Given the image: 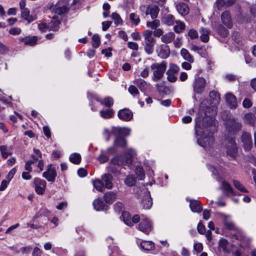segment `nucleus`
Masks as SVG:
<instances>
[{
  "label": "nucleus",
  "instance_id": "f257e3e1",
  "mask_svg": "<svg viewBox=\"0 0 256 256\" xmlns=\"http://www.w3.org/2000/svg\"><path fill=\"white\" fill-rule=\"evenodd\" d=\"M226 126L228 134L224 136L221 145L224 148L226 155L235 159L238 156V150L235 138L232 135L241 130L242 124L237 119L230 118L226 122Z\"/></svg>",
  "mask_w": 256,
  "mask_h": 256
},
{
  "label": "nucleus",
  "instance_id": "f03ea898",
  "mask_svg": "<svg viewBox=\"0 0 256 256\" xmlns=\"http://www.w3.org/2000/svg\"><path fill=\"white\" fill-rule=\"evenodd\" d=\"M134 154L135 152L134 150L128 149L126 150L124 156H118L112 158L110 162V166L111 171L113 173L115 172L113 167L112 166V164L122 166L131 164L134 160Z\"/></svg>",
  "mask_w": 256,
  "mask_h": 256
},
{
  "label": "nucleus",
  "instance_id": "7ed1b4c3",
  "mask_svg": "<svg viewBox=\"0 0 256 256\" xmlns=\"http://www.w3.org/2000/svg\"><path fill=\"white\" fill-rule=\"evenodd\" d=\"M226 228L228 230H235L238 231L236 234H232V238L238 241L240 243L238 244L241 248H245L248 246L250 241L248 238L239 232L238 229L236 227L234 224L230 220L226 218L224 222Z\"/></svg>",
  "mask_w": 256,
  "mask_h": 256
},
{
  "label": "nucleus",
  "instance_id": "20e7f679",
  "mask_svg": "<svg viewBox=\"0 0 256 256\" xmlns=\"http://www.w3.org/2000/svg\"><path fill=\"white\" fill-rule=\"evenodd\" d=\"M150 68L152 70V80L154 82H158L164 76L166 69V62L164 61L160 63L154 62L151 64Z\"/></svg>",
  "mask_w": 256,
  "mask_h": 256
},
{
  "label": "nucleus",
  "instance_id": "39448f33",
  "mask_svg": "<svg viewBox=\"0 0 256 256\" xmlns=\"http://www.w3.org/2000/svg\"><path fill=\"white\" fill-rule=\"evenodd\" d=\"M144 50L148 54H151L154 52V46L156 40L152 36V31L146 30L144 32Z\"/></svg>",
  "mask_w": 256,
  "mask_h": 256
},
{
  "label": "nucleus",
  "instance_id": "423d86ee",
  "mask_svg": "<svg viewBox=\"0 0 256 256\" xmlns=\"http://www.w3.org/2000/svg\"><path fill=\"white\" fill-rule=\"evenodd\" d=\"M207 82L202 77L198 76L194 78L192 87L194 94H201L205 90Z\"/></svg>",
  "mask_w": 256,
  "mask_h": 256
},
{
  "label": "nucleus",
  "instance_id": "0eeeda50",
  "mask_svg": "<svg viewBox=\"0 0 256 256\" xmlns=\"http://www.w3.org/2000/svg\"><path fill=\"white\" fill-rule=\"evenodd\" d=\"M236 246L234 244H230L226 240L222 238L218 242V250L224 253H233L235 250Z\"/></svg>",
  "mask_w": 256,
  "mask_h": 256
},
{
  "label": "nucleus",
  "instance_id": "6e6552de",
  "mask_svg": "<svg viewBox=\"0 0 256 256\" xmlns=\"http://www.w3.org/2000/svg\"><path fill=\"white\" fill-rule=\"evenodd\" d=\"M57 176L55 166L52 164H49L46 166V170L42 173V176L48 182H54Z\"/></svg>",
  "mask_w": 256,
  "mask_h": 256
},
{
  "label": "nucleus",
  "instance_id": "1a4fd4ad",
  "mask_svg": "<svg viewBox=\"0 0 256 256\" xmlns=\"http://www.w3.org/2000/svg\"><path fill=\"white\" fill-rule=\"evenodd\" d=\"M34 184L37 194L42 195L44 193L46 186V182L44 180L36 178L34 179Z\"/></svg>",
  "mask_w": 256,
  "mask_h": 256
},
{
  "label": "nucleus",
  "instance_id": "9d476101",
  "mask_svg": "<svg viewBox=\"0 0 256 256\" xmlns=\"http://www.w3.org/2000/svg\"><path fill=\"white\" fill-rule=\"evenodd\" d=\"M241 140L243 142L245 150H250L252 147V139L250 134L245 132H243L241 136Z\"/></svg>",
  "mask_w": 256,
  "mask_h": 256
},
{
  "label": "nucleus",
  "instance_id": "9b49d317",
  "mask_svg": "<svg viewBox=\"0 0 256 256\" xmlns=\"http://www.w3.org/2000/svg\"><path fill=\"white\" fill-rule=\"evenodd\" d=\"M118 118L124 121H130L133 117V113L128 108H124L118 112Z\"/></svg>",
  "mask_w": 256,
  "mask_h": 256
},
{
  "label": "nucleus",
  "instance_id": "f8f14e48",
  "mask_svg": "<svg viewBox=\"0 0 256 256\" xmlns=\"http://www.w3.org/2000/svg\"><path fill=\"white\" fill-rule=\"evenodd\" d=\"M152 226L150 222L146 218L142 220L138 225V229L146 234H148L151 231Z\"/></svg>",
  "mask_w": 256,
  "mask_h": 256
},
{
  "label": "nucleus",
  "instance_id": "ddd939ff",
  "mask_svg": "<svg viewBox=\"0 0 256 256\" xmlns=\"http://www.w3.org/2000/svg\"><path fill=\"white\" fill-rule=\"evenodd\" d=\"M112 176L110 174H105L102 176L101 180L105 188L110 190L113 188Z\"/></svg>",
  "mask_w": 256,
  "mask_h": 256
},
{
  "label": "nucleus",
  "instance_id": "4468645a",
  "mask_svg": "<svg viewBox=\"0 0 256 256\" xmlns=\"http://www.w3.org/2000/svg\"><path fill=\"white\" fill-rule=\"evenodd\" d=\"M221 20L223 24L228 28H230L232 27V22L228 11L226 10L222 14Z\"/></svg>",
  "mask_w": 256,
  "mask_h": 256
},
{
  "label": "nucleus",
  "instance_id": "2eb2a0df",
  "mask_svg": "<svg viewBox=\"0 0 256 256\" xmlns=\"http://www.w3.org/2000/svg\"><path fill=\"white\" fill-rule=\"evenodd\" d=\"M226 100L230 108H236L238 106L236 97L232 93L226 94Z\"/></svg>",
  "mask_w": 256,
  "mask_h": 256
},
{
  "label": "nucleus",
  "instance_id": "dca6fc26",
  "mask_svg": "<svg viewBox=\"0 0 256 256\" xmlns=\"http://www.w3.org/2000/svg\"><path fill=\"white\" fill-rule=\"evenodd\" d=\"M218 190H222L226 196H228L230 194L236 195L231 186L226 181L222 182V186L218 188Z\"/></svg>",
  "mask_w": 256,
  "mask_h": 256
},
{
  "label": "nucleus",
  "instance_id": "f3484780",
  "mask_svg": "<svg viewBox=\"0 0 256 256\" xmlns=\"http://www.w3.org/2000/svg\"><path fill=\"white\" fill-rule=\"evenodd\" d=\"M158 56L162 58H166L170 54V50L168 45L162 44L160 46V50H157Z\"/></svg>",
  "mask_w": 256,
  "mask_h": 256
},
{
  "label": "nucleus",
  "instance_id": "a211bd4d",
  "mask_svg": "<svg viewBox=\"0 0 256 256\" xmlns=\"http://www.w3.org/2000/svg\"><path fill=\"white\" fill-rule=\"evenodd\" d=\"M160 9L156 6H148L146 10V14H150L152 19L156 18L158 16Z\"/></svg>",
  "mask_w": 256,
  "mask_h": 256
},
{
  "label": "nucleus",
  "instance_id": "6ab92c4d",
  "mask_svg": "<svg viewBox=\"0 0 256 256\" xmlns=\"http://www.w3.org/2000/svg\"><path fill=\"white\" fill-rule=\"evenodd\" d=\"M61 22L58 17L54 16L48 24V30L56 32L58 30Z\"/></svg>",
  "mask_w": 256,
  "mask_h": 256
},
{
  "label": "nucleus",
  "instance_id": "aec40b11",
  "mask_svg": "<svg viewBox=\"0 0 256 256\" xmlns=\"http://www.w3.org/2000/svg\"><path fill=\"white\" fill-rule=\"evenodd\" d=\"M117 195L116 192L112 191L108 192L104 194L103 199L108 204H112L116 200Z\"/></svg>",
  "mask_w": 256,
  "mask_h": 256
},
{
  "label": "nucleus",
  "instance_id": "412c9836",
  "mask_svg": "<svg viewBox=\"0 0 256 256\" xmlns=\"http://www.w3.org/2000/svg\"><path fill=\"white\" fill-rule=\"evenodd\" d=\"M190 207L191 210L194 212H200L202 211V204L198 200H192L190 201Z\"/></svg>",
  "mask_w": 256,
  "mask_h": 256
},
{
  "label": "nucleus",
  "instance_id": "4be33fe9",
  "mask_svg": "<svg viewBox=\"0 0 256 256\" xmlns=\"http://www.w3.org/2000/svg\"><path fill=\"white\" fill-rule=\"evenodd\" d=\"M20 42H24L25 45L34 46L36 44L38 38L34 37H20L18 38Z\"/></svg>",
  "mask_w": 256,
  "mask_h": 256
},
{
  "label": "nucleus",
  "instance_id": "5701e85b",
  "mask_svg": "<svg viewBox=\"0 0 256 256\" xmlns=\"http://www.w3.org/2000/svg\"><path fill=\"white\" fill-rule=\"evenodd\" d=\"M92 204L94 208L97 211L103 210L106 207L104 202L100 198L94 200Z\"/></svg>",
  "mask_w": 256,
  "mask_h": 256
},
{
  "label": "nucleus",
  "instance_id": "b1692460",
  "mask_svg": "<svg viewBox=\"0 0 256 256\" xmlns=\"http://www.w3.org/2000/svg\"><path fill=\"white\" fill-rule=\"evenodd\" d=\"M178 12L182 16H186L189 12V8L187 4L182 2L176 6Z\"/></svg>",
  "mask_w": 256,
  "mask_h": 256
},
{
  "label": "nucleus",
  "instance_id": "393cba45",
  "mask_svg": "<svg viewBox=\"0 0 256 256\" xmlns=\"http://www.w3.org/2000/svg\"><path fill=\"white\" fill-rule=\"evenodd\" d=\"M21 16L22 18L26 20L28 24L30 23L36 19V17L30 14V12L28 8L22 10L21 12Z\"/></svg>",
  "mask_w": 256,
  "mask_h": 256
},
{
  "label": "nucleus",
  "instance_id": "a878e982",
  "mask_svg": "<svg viewBox=\"0 0 256 256\" xmlns=\"http://www.w3.org/2000/svg\"><path fill=\"white\" fill-rule=\"evenodd\" d=\"M96 100L102 105H104L106 107H111L114 104V100L111 97L108 96L103 99L97 98Z\"/></svg>",
  "mask_w": 256,
  "mask_h": 256
},
{
  "label": "nucleus",
  "instance_id": "bb28decb",
  "mask_svg": "<svg viewBox=\"0 0 256 256\" xmlns=\"http://www.w3.org/2000/svg\"><path fill=\"white\" fill-rule=\"evenodd\" d=\"M174 38L175 34L172 32H170L162 35L161 40L165 44H169L172 42Z\"/></svg>",
  "mask_w": 256,
  "mask_h": 256
},
{
  "label": "nucleus",
  "instance_id": "cd10ccee",
  "mask_svg": "<svg viewBox=\"0 0 256 256\" xmlns=\"http://www.w3.org/2000/svg\"><path fill=\"white\" fill-rule=\"evenodd\" d=\"M126 145V140L123 136H118L116 137L114 142V146L124 148Z\"/></svg>",
  "mask_w": 256,
  "mask_h": 256
},
{
  "label": "nucleus",
  "instance_id": "c85d7f7f",
  "mask_svg": "<svg viewBox=\"0 0 256 256\" xmlns=\"http://www.w3.org/2000/svg\"><path fill=\"white\" fill-rule=\"evenodd\" d=\"M152 204V200L150 195L146 196L145 198H144L141 202V204L142 205V208L144 209L150 208Z\"/></svg>",
  "mask_w": 256,
  "mask_h": 256
},
{
  "label": "nucleus",
  "instance_id": "c756f323",
  "mask_svg": "<svg viewBox=\"0 0 256 256\" xmlns=\"http://www.w3.org/2000/svg\"><path fill=\"white\" fill-rule=\"evenodd\" d=\"M100 116L104 119H109L114 116V110L112 109L102 110L100 112Z\"/></svg>",
  "mask_w": 256,
  "mask_h": 256
},
{
  "label": "nucleus",
  "instance_id": "7c9ffc66",
  "mask_svg": "<svg viewBox=\"0 0 256 256\" xmlns=\"http://www.w3.org/2000/svg\"><path fill=\"white\" fill-rule=\"evenodd\" d=\"M180 54L182 58L190 62H193L194 59L188 51L186 48H182L180 50Z\"/></svg>",
  "mask_w": 256,
  "mask_h": 256
},
{
  "label": "nucleus",
  "instance_id": "2f4dec72",
  "mask_svg": "<svg viewBox=\"0 0 256 256\" xmlns=\"http://www.w3.org/2000/svg\"><path fill=\"white\" fill-rule=\"evenodd\" d=\"M135 84L142 92H144L147 90V83L144 80L138 78L136 80Z\"/></svg>",
  "mask_w": 256,
  "mask_h": 256
},
{
  "label": "nucleus",
  "instance_id": "473e14b6",
  "mask_svg": "<svg viewBox=\"0 0 256 256\" xmlns=\"http://www.w3.org/2000/svg\"><path fill=\"white\" fill-rule=\"evenodd\" d=\"M200 32L201 33L200 40L204 42H207L209 40V31L206 28H202Z\"/></svg>",
  "mask_w": 256,
  "mask_h": 256
},
{
  "label": "nucleus",
  "instance_id": "72a5a7b5",
  "mask_svg": "<svg viewBox=\"0 0 256 256\" xmlns=\"http://www.w3.org/2000/svg\"><path fill=\"white\" fill-rule=\"evenodd\" d=\"M94 188L98 192H102L105 188L104 183L100 179L94 180L92 182Z\"/></svg>",
  "mask_w": 256,
  "mask_h": 256
},
{
  "label": "nucleus",
  "instance_id": "f704fd0d",
  "mask_svg": "<svg viewBox=\"0 0 256 256\" xmlns=\"http://www.w3.org/2000/svg\"><path fill=\"white\" fill-rule=\"evenodd\" d=\"M216 31L222 38H226L228 34V31L223 26L219 24L216 27Z\"/></svg>",
  "mask_w": 256,
  "mask_h": 256
},
{
  "label": "nucleus",
  "instance_id": "c9c22d12",
  "mask_svg": "<svg viewBox=\"0 0 256 256\" xmlns=\"http://www.w3.org/2000/svg\"><path fill=\"white\" fill-rule=\"evenodd\" d=\"M140 246L144 250H150L154 248V244L152 242L144 241L141 242Z\"/></svg>",
  "mask_w": 256,
  "mask_h": 256
},
{
  "label": "nucleus",
  "instance_id": "e433bc0d",
  "mask_svg": "<svg viewBox=\"0 0 256 256\" xmlns=\"http://www.w3.org/2000/svg\"><path fill=\"white\" fill-rule=\"evenodd\" d=\"M162 22L168 26H172L174 22V18L172 14H168L165 15L162 19Z\"/></svg>",
  "mask_w": 256,
  "mask_h": 256
},
{
  "label": "nucleus",
  "instance_id": "4c0bfd02",
  "mask_svg": "<svg viewBox=\"0 0 256 256\" xmlns=\"http://www.w3.org/2000/svg\"><path fill=\"white\" fill-rule=\"evenodd\" d=\"M122 216L124 223L130 226H133L132 222L131 220V216L129 212H124L122 213Z\"/></svg>",
  "mask_w": 256,
  "mask_h": 256
},
{
  "label": "nucleus",
  "instance_id": "58836bf2",
  "mask_svg": "<svg viewBox=\"0 0 256 256\" xmlns=\"http://www.w3.org/2000/svg\"><path fill=\"white\" fill-rule=\"evenodd\" d=\"M204 144H202V146L203 147H206L207 146H211L214 142V138L212 136V134H211L210 136H209L208 137L204 138L202 140Z\"/></svg>",
  "mask_w": 256,
  "mask_h": 256
},
{
  "label": "nucleus",
  "instance_id": "ea45409f",
  "mask_svg": "<svg viewBox=\"0 0 256 256\" xmlns=\"http://www.w3.org/2000/svg\"><path fill=\"white\" fill-rule=\"evenodd\" d=\"M244 120L246 123L252 125L255 122V116L252 113L246 114L244 115Z\"/></svg>",
  "mask_w": 256,
  "mask_h": 256
},
{
  "label": "nucleus",
  "instance_id": "a19ab883",
  "mask_svg": "<svg viewBox=\"0 0 256 256\" xmlns=\"http://www.w3.org/2000/svg\"><path fill=\"white\" fill-rule=\"evenodd\" d=\"M70 160L74 164H79L81 161L80 155L77 153L72 154L70 156Z\"/></svg>",
  "mask_w": 256,
  "mask_h": 256
},
{
  "label": "nucleus",
  "instance_id": "79ce46f5",
  "mask_svg": "<svg viewBox=\"0 0 256 256\" xmlns=\"http://www.w3.org/2000/svg\"><path fill=\"white\" fill-rule=\"evenodd\" d=\"M136 174L140 180H142L145 177V174L143 168L141 166H138L136 168Z\"/></svg>",
  "mask_w": 256,
  "mask_h": 256
},
{
  "label": "nucleus",
  "instance_id": "37998d69",
  "mask_svg": "<svg viewBox=\"0 0 256 256\" xmlns=\"http://www.w3.org/2000/svg\"><path fill=\"white\" fill-rule=\"evenodd\" d=\"M54 12L58 15H62L67 12L68 10V8L66 6H58L54 9Z\"/></svg>",
  "mask_w": 256,
  "mask_h": 256
},
{
  "label": "nucleus",
  "instance_id": "c03bdc74",
  "mask_svg": "<svg viewBox=\"0 0 256 256\" xmlns=\"http://www.w3.org/2000/svg\"><path fill=\"white\" fill-rule=\"evenodd\" d=\"M0 150L2 153V157L6 158L8 156L12 154V152L8 150V148L5 146H0Z\"/></svg>",
  "mask_w": 256,
  "mask_h": 256
},
{
  "label": "nucleus",
  "instance_id": "a18cd8bd",
  "mask_svg": "<svg viewBox=\"0 0 256 256\" xmlns=\"http://www.w3.org/2000/svg\"><path fill=\"white\" fill-rule=\"evenodd\" d=\"M112 18L114 20L116 25L122 24V20L120 16L116 12H113L111 15Z\"/></svg>",
  "mask_w": 256,
  "mask_h": 256
},
{
  "label": "nucleus",
  "instance_id": "49530a36",
  "mask_svg": "<svg viewBox=\"0 0 256 256\" xmlns=\"http://www.w3.org/2000/svg\"><path fill=\"white\" fill-rule=\"evenodd\" d=\"M136 182V178L132 175L128 176L124 180L125 184L128 186H133Z\"/></svg>",
  "mask_w": 256,
  "mask_h": 256
},
{
  "label": "nucleus",
  "instance_id": "de8ad7c7",
  "mask_svg": "<svg viewBox=\"0 0 256 256\" xmlns=\"http://www.w3.org/2000/svg\"><path fill=\"white\" fill-rule=\"evenodd\" d=\"M176 25L174 26V30L176 33H180L184 29L185 24L181 22H176Z\"/></svg>",
  "mask_w": 256,
  "mask_h": 256
},
{
  "label": "nucleus",
  "instance_id": "09e8293b",
  "mask_svg": "<svg viewBox=\"0 0 256 256\" xmlns=\"http://www.w3.org/2000/svg\"><path fill=\"white\" fill-rule=\"evenodd\" d=\"M234 185L236 188L243 192H248V191L246 189L240 182L236 180H233Z\"/></svg>",
  "mask_w": 256,
  "mask_h": 256
},
{
  "label": "nucleus",
  "instance_id": "8fccbe9b",
  "mask_svg": "<svg viewBox=\"0 0 256 256\" xmlns=\"http://www.w3.org/2000/svg\"><path fill=\"white\" fill-rule=\"evenodd\" d=\"M160 25V22L158 20H155L152 22H146V26L152 29H156Z\"/></svg>",
  "mask_w": 256,
  "mask_h": 256
},
{
  "label": "nucleus",
  "instance_id": "3c124183",
  "mask_svg": "<svg viewBox=\"0 0 256 256\" xmlns=\"http://www.w3.org/2000/svg\"><path fill=\"white\" fill-rule=\"evenodd\" d=\"M124 132H122V129L120 128H114L112 130V134L114 135H116V134H120L122 132H126V135H128L130 134V129L126 128H124Z\"/></svg>",
  "mask_w": 256,
  "mask_h": 256
},
{
  "label": "nucleus",
  "instance_id": "603ef678",
  "mask_svg": "<svg viewBox=\"0 0 256 256\" xmlns=\"http://www.w3.org/2000/svg\"><path fill=\"white\" fill-rule=\"evenodd\" d=\"M92 46L94 48H98L100 44V38L98 36L94 34L92 37Z\"/></svg>",
  "mask_w": 256,
  "mask_h": 256
},
{
  "label": "nucleus",
  "instance_id": "864d4df0",
  "mask_svg": "<svg viewBox=\"0 0 256 256\" xmlns=\"http://www.w3.org/2000/svg\"><path fill=\"white\" fill-rule=\"evenodd\" d=\"M130 19L131 22L134 25H138L140 22V18L138 17L136 18V15L134 13H131L130 14Z\"/></svg>",
  "mask_w": 256,
  "mask_h": 256
},
{
  "label": "nucleus",
  "instance_id": "5fc2aeb1",
  "mask_svg": "<svg viewBox=\"0 0 256 256\" xmlns=\"http://www.w3.org/2000/svg\"><path fill=\"white\" fill-rule=\"evenodd\" d=\"M166 74L168 76L167 79L170 82H174L177 80V78L174 75V74L170 72V70L166 72Z\"/></svg>",
  "mask_w": 256,
  "mask_h": 256
},
{
  "label": "nucleus",
  "instance_id": "6e6d98bb",
  "mask_svg": "<svg viewBox=\"0 0 256 256\" xmlns=\"http://www.w3.org/2000/svg\"><path fill=\"white\" fill-rule=\"evenodd\" d=\"M188 35L192 40L196 38L198 36V32L197 31L193 28L189 30L188 33Z\"/></svg>",
  "mask_w": 256,
  "mask_h": 256
},
{
  "label": "nucleus",
  "instance_id": "4d7b16f0",
  "mask_svg": "<svg viewBox=\"0 0 256 256\" xmlns=\"http://www.w3.org/2000/svg\"><path fill=\"white\" fill-rule=\"evenodd\" d=\"M128 90L130 94L134 96L139 94V92L136 86L131 85L129 86Z\"/></svg>",
  "mask_w": 256,
  "mask_h": 256
},
{
  "label": "nucleus",
  "instance_id": "13d9d810",
  "mask_svg": "<svg viewBox=\"0 0 256 256\" xmlns=\"http://www.w3.org/2000/svg\"><path fill=\"white\" fill-rule=\"evenodd\" d=\"M168 70H170V72H172L173 74L178 73L179 71V68L176 64H170Z\"/></svg>",
  "mask_w": 256,
  "mask_h": 256
},
{
  "label": "nucleus",
  "instance_id": "bf43d9fd",
  "mask_svg": "<svg viewBox=\"0 0 256 256\" xmlns=\"http://www.w3.org/2000/svg\"><path fill=\"white\" fill-rule=\"evenodd\" d=\"M8 32L12 35H18L21 32V30L19 28H12L9 30Z\"/></svg>",
  "mask_w": 256,
  "mask_h": 256
},
{
  "label": "nucleus",
  "instance_id": "052dcab7",
  "mask_svg": "<svg viewBox=\"0 0 256 256\" xmlns=\"http://www.w3.org/2000/svg\"><path fill=\"white\" fill-rule=\"evenodd\" d=\"M197 230L198 232L200 234H204L206 232V228L205 226L201 222H200L197 226Z\"/></svg>",
  "mask_w": 256,
  "mask_h": 256
},
{
  "label": "nucleus",
  "instance_id": "680f3d73",
  "mask_svg": "<svg viewBox=\"0 0 256 256\" xmlns=\"http://www.w3.org/2000/svg\"><path fill=\"white\" fill-rule=\"evenodd\" d=\"M112 22L111 21H106L102 22V30L104 31H106L111 26Z\"/></svg>",
  "mask_w": 256,
  "mask_h": 256
},
{
  "label": "nucleus",
  "instance_id": "e2e57ef3",
  "mask_svg": "<svg viewBox=\"0 0 256 256\" xmlns=\"http://www.w3.org/2000/svg\"><path fill=\"white\" fill-rule=\"evenodd\" d=\"M194 248L197 252H200L203 250L202 244L201 243H196L194 244Z\"/></svg>",
  "mask_w": 256,
  "mask_h": 256
},
{
  "label": "nucleus",
  "instance_id": "0e129e2a",
  "mask_svg": "<svg viewBox=\"0 0 256 256\" xmlns=\"http://www.w3.org/2000/svg\"><path fill=\"white\" fill-rule=\"evenodd\" d=\"M128 46L130 48L134 50H138V44L134 42H128Z\"/></svg>",
  "mask_w": 256,
  "mask_h": 256
},
{
  "label": "nucleus",
  "instance_id": "69168bd1",
  "mask_svg": "<svg viewBox=\"0 0 256 256\" xmlns=\"http://www.w3.org/2000/svg\"><path fill=\"white\" fill-rule=\"evenodd\" d=\"M8 50V48L3 43L0 42V53L2 54H6Z\"/></svg>",
  "mask_w": 256,
  "mask_h": 256
},
{
  "label": "nucleus",
  "instance_id": "338daca9",
  "mask_svg": "<svg viewBox=\"0 0 256 256\" xmlns=\"http://www.w3.org/2000/svg\"><path fill=\"white\" fill-rule=\"evenodd\" d=\"M42 254V251L38 247H36L33 250L32 256H41Z\"/></svg>",
  "mask_w": 256,
  "mask_h": 256
},
{
  "label": "nucleus",
  "instance_id": "774afa93",
  "mask_svg": "<svg viewBox=\"0 0 256 256\" xmlns=\"http://www.w3.org/2000/svg\"><path fill=\"white\" fill-rule=\"evenodd\" d=\"M242 106L245 108H249L252 106V102L249 99L246 98L242 102Z\"/></svg>",
  "mask_w": 256,
  "mask_h": 256
}]
</instances>
